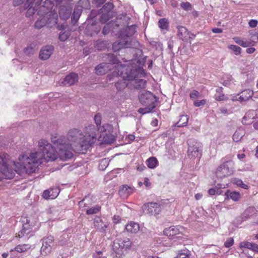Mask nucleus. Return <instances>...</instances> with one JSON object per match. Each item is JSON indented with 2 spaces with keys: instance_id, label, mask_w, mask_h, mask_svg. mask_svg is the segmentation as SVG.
Returning <instances> with one entry per match:
<instances>
[{
  "instance_id": "1",
  "label": "nucleus",
  "mask_w": 258,
  "mask_h": 258,
  "mask_svg": "<svg viewBox=\"0 0 258 258\" xmlns=\"http://www.w3.org/2000/svg\"><path fill=\"white\" fill-rule=\"evenodd\" d=\"M38 147L41 152H32L29 156L21 155L19 157V162L10 160L9 155L6 153H0V172L6 178L12 179L15 176V172L20 175L35 173L43 160L48 162L56 159L55 151L47 141L40 140Z\"/></svg>"
},
{
  "instance_id": "2",
  "label": "nucleus",
  "mask_w": 258,
  "mask_h": 258,
  "mask_svg": "<svg viewBox=\"0 0 258 258\" xmlns=\"http://www.w3.org/2000/svg\"><path fill=\"white\" fill-rule=\"evenodd\" d=\"M97 130L94 125H89L85 128L84 140L75 146V151L78 154H85L96 140Z\"/></svg>"
},
{
  "instance_id": "3",
  "label": "nucleus",
  "mask_w": 258,
  "mask_h": 258,
  "mask_svg": "<svg viewBox=\"0 0 258 258\" xmlns=\"http://www.w3.org/2000/svg\"><path fill=\"white\" fill-rule=\"evenodd\" d=\"M52 142L56 145L58 150V154L60 160L67 161L73 157L72 151H74V147L69 143H63L61 139H56V138L52 139Z\"/></svg>"
},
{
  "instance_id": "4",
  "label": "nucleus",
  "mask_w": 258,
  "mask_h": 258,
  "mask_svg": "<svg viewBox=\"0 0 258 258\" xmlns=\"http://www.w3.org/2000/svg\"><path fill=\"white\" fill-rule=\"evenodd\" d=\"M188 146L187 156L190 159H200L202 156V145L194 139H190L187 141Z\"/></svg>"
},
{
  "instance_id": "5",
  "label": "nucleus",
  "mask_w": 258,
  "mask_h": 258,
  "mask_svg": "<svg viewBox=\"0 0 258 258\" xmlns=\"http://www.w3.org/2000/svg\"><path fill=\"white\" fill-rule=\"evenodd\" d=\"M132 245V242L129 238L116 239L113 242V250L116 253V258H121L124 255L123 249H129Z\"/></svg>"
},
{
  "instance_id": "6",
  "label": "nucleus",
  "mask_w": 258,
  "mask_h": 258,
  "mask_svg": "<svg viewBox=\"0 0 258 258\" xmlns=\"http://www.w3.org/2000/svg\"><path fill=\"white\" fill-rule=\"evenodd\" d=\"M121 75L124 80L133 81L138 77H143L145 76V72L142 67H138L135 69L127 68L125 72H121Z\"/></svg>"
},
{
  "instance_id": "7",
  "label": "nucleus",
  "mask_w": 258,
  "mask_h": 258,
  "mask_svg": "<svg viewBox=\"0 0 258 258\" xmlns=\"http://www.w3.org/2000/svg\"><path fill=\"white\" fill-rule=\"evenodd\" d=\"M163 209V203L149 202L144 204L142 209L146 213L154 216L160 214Z\"/></svg>"
},
{
  "instance_id": "8",
  "label": "nucleus",
  "mask_w": 258,
  "mask_h": 258,
  "mask_svg": "<svg viewBox=\"0 0 258 258\" xmlns=\"http://www.w3.org/2000/svg\"><path fill=\"white\" fill-rule=\"evenodd\" d=\"M139 99L140 102L143 105H156L158 99L151 92L143 91L140 92L139 95Z\"/></svg>"
},
{
  "instance_id": "9",
  "label": "nucleus",
  "mask_w": 258,
  "mask_h": 258,
  "mask_svg": "<svg viewBox=\"0 0 258 258\" xmlns=\"http://www.w3.org/2000/svg\"><path fill=\"white\" fill-rule=\"evenodd\" d=\"M84 135L82 132L77 128H73L70 130L67 134L68 140L70 142H74V151H75V146L77 144H79L82 141L84 140Z\"/></svg>"
},
{
  "instance_id": "10",
  "label": "nucleus",
  "mask_w": 258,
  "mask_h": 258,
  "mask_svg": "<svg viewBox=\"0 0 258 258\" xmlns=\"http://www.w3.org/2000/svg\"><path fill=\"white\" fill-rule=\"evenodd\" d=\"M233 170L232 163L231 162H226L219 166L216 172V176L218 178H223L230 176L233 174Z\"/></svg>"
},
{
  "instance_id": "11",
  "label": "nucleus",
  "mask_w": 258,
  "mask_h": 258,
  "mask_svg": "<svg viewBox=\"0 0 258 258\" xmlns=\"http://www.w3.org/2000/svg\"><path fill=\"white\" fill-rule=\"evenodd\" d=\"M136 26L135 25H132L121 29L119 32V35H120L121 36H122L123 38H125L126 40H129L131 43L134 44V46H135L136 42L132 37L136 32Z\"/></svg>"
},
{
  "instance_id": "12",
  "label": "nucleus",
  "mask_w": 258,
  "mask_h": 258,
  "mask_svg": "<svg viewBox=\"0 0 258 258\" xmlns=\"http://www.w3.org/2000/svg\"><path fill=\"white\" fill-rule=\"evenodd\" d=\"M53 2L51 0H45L37 7V15L45 18V15L50 12L53 7Z\"/></svg>"
},
{
  "instance_id": "13",
  "label": "nucleus",
  "mask_w": 258,
  "mask_h": 258,
  "mask_svg": "<svg viewBox=\"0 0 258 258\" xmlns=\"http://www.w3.org/2000/svg\"><path fill=\"white\" fill-rule=\"evenodd\" d=\"M134 46V44L131 43L129 40H126L119 35V39L112 44V50L114 52H116L122 48L132 47Z\"/></svg>"
},
{
  "instance_id": "14",
  "label": "nucleus",
  "mask_w": 258,
  "mask_h": 258,
  "mask_svg": "<svg viewBox=\"0 0 258 258\" xmlns=\"http://www.w3.org/2000/svg\"><path fill=\"white\" fill-rule=\"evenodd\" d=\"M54 238L52 236H49L42 239V246L41 248V253L42 255H47L50 253L52 246L53 245Z\"/></svg>"
},
{
  "instance_id": "15",
  "label": "nucleus",
  "mask_w": 258,
  "mask_h": 258,
  "mask_svg": "<svg viewBox=\"0 0 258 258\" xmlns=\"http://www.w3.org/2000/svg\"><path fill=\"white\" fill-rule=\"evenodd\" d=\"M42 0H27L25 6L27 5L28 10L26 13L27 17L32 16L35 12H37L36 7H38Z\"/></svg>"
},
{
  "instance_id": "16",
  "label": "nucleus",
  "mask_w": 258,
  "mask_h": 258,
  "mask_svg": "<svg viewBox=\"0 0 258 258\" xmlns=\"http://www.w3.org/2000/svg\"><path fill=\"white\" fill-rule=\"evenodd\" d=\"M101 27L98 23H88L84 30L85 34L89 36L97 35L100 31Z\"/></svg>"
},
{
  "instance_id": "17",
  "label": "nucleus",
  "mask_w": 258,
  "mask_h": 258,
  "mask_svg": "<svg viewBox=\"0 0 258 258\" xmlns=\"http://www.w3.org/2000/svg\"><path fill=\"white\" fill-rule=\"evenodd\" d=\"M72 7L70 5H61L59 9L58 14L61 19H68L72 14Z\"/></svg>"
},
{
  "instance_id": "18",
  "label": "nucleus",
  "mask_w": 258,
  "mask_h": 258,
  "mask_svg": "<svg viewBox=\"0 0 258 258\" xmlns=\"http://www.w3.org/2000/svg\"><path fill=\"white\" fill-rule=\"evenodd\" d=\"M54 47L52 45H46L43 46L39 52V57L42 60H47L52 54Z\"/></svg>"
},
{
  "instance_id": "19",
  "label": "nucleus",
  "mask_w": 258,
  "mask_h": 258,
  "mask_svg": "<svg viewBox=\"0 0 258 258\" xmlns=\"http://www.w3.org/2000/svg\"><path fill=\"white\" fill-rule=\"evenodd\" d=\"M78 75L75 73H72L68 75L64 78L62 83L65 86H71L74 85L78 81Z\"/></svg>"
},
{
  "instance_id": "20",
  "label": "nucleus",
  "mask_w": 258,
  "mask_h": 258,
  "mask_svg": "<svg viewBox=\"0 0 258 258\" xmlns=\"http://www.w3.org/2000/svg\"><path fill=\"white\" fill-rule=\"evenodd\" d=\"M111 66V63H101L95 68V73L97 75H103L110 70Z\"/></svg>"
},
{
  "instance_id": "21",
  "label": "nucleus",
  "mask_w": 258,
  "mask_h": 258,
  "mask_svg": "<svg viewBox=\"0 0 258 258\" xmlns=\"http://www.w3.org/2000/svg\"><path fill=\"white\" fill-rule=\"evenodd\" d=\"M183 228L182 226H171L168 228H166L163 232L165 235L169 236L172 237L174 235L179 234L182 232Z\"/></svg>"
},
{
  "instance_id": "22",
  "label": "nucleus",
  "mask_w": 258,
  "mask_h": 258,
  "mask_svg": "<svg viewBox=\"0 0 258 258\" xmlns=\"http://www.w3.org/2000/svg\"><path fill=\"white\" fill-rule=\"evenodd\" d=\"M59 190L57 188H52L45 190L42 194V197L45 199H54L58 195Z\"/></svg>"
},
{
  "instance_id": "23",
  "label": "nucleus",
  "mask_w": 258,
  "mask_h": 258,
  "mask_svg": "<svg viewBox=\"0 0 258 258\" xmlns=\"http://www.w3.org/2000/svg\"><path fill=\"white\" fill-rule=\"evenodd\" d=\"M239 96L240 102H245L250 99L253 95V92L250 89H245L241 91Z\"/></svg>"
},
{
  "instance_id": "24",
  "label": "nucleus",
  "mask_w": 258,
  "mask_h": 258,
  "mask_svg": "<svg viewBox=\"0 0 258 258\" xmlns=\"http://www.w3.org/2000/svg\"><path fill=\"white\" fill-rule=\"evenodd\" d=\"M135 190L133 186H129L127 185H122L119 189V194L121 196H128L132 194Z\"/></svg>"
},
{
  "instance_id": "25",
  "label": "nucleus",
  "mask_w": 258,
  "mask_h": 258,
  "mask_svg": "<svg viewBox=\"0 0 258 258\" xmlns=\"http://www.w3.org/2000/svg\"><path fill=\"white\" fill-rule=\"evenodd\" d=\"M177 29L178 37L182 40H185L187 39L188 35L189 34V31L185 27L182 26H178Z\"/></svg>"
},
{
  "instance_id": "26",
  "label": "nucleus",
  "mask_w": 258,
  "mask_h": 258,
  "mask_svg": "<svg viewBox=\"0 0 258 258\" xmlns=\"http://www.w3.org/2000/svg\"><path fill=\"white\" fill-rule=\"evenodd\" d=\"M132 84L135 89L139 90L146 87L147 81L144 79L137 78L132 81Z\"/></svg>"
},
{
  "instance_id": "27",
  "label": "nucleus",
  "mask_w": 258,
  "mask_h": 258,
  "mask_svg": "<svg viewBox=\"0 0 258 258\" xmlns=\"http://www.w3.org/2000/svg\"><path fill=\"white\" fill-rule=\"evenodd\" d=\"M80 208L82 210L88 208L92 204V200L89 197H85L79 202Z\"/></svg>"
},
{
  "instance_id": "28",
  "label": "nucleus",
  "mask_w": 258,
  "mask_h": 258,
  "mask_svg": "<svg viewBox=\"0 0 258 258\" xmlns=\"http://www.w3.org/2000/svg\"><path fill=\"white\" fill-rule=\"evenodd\" d=\"M241 248H246L253 251L258 252V245L248 241H243L240 243Z\"/></svg>"
},
{
  "instance_id": "29",
  "label": "nucleus",
  "mask_w": 258,
  "mask_h": 258,
  "mask_svg": "<svg viewBox=\"0 0 258 258\" xmlns=\"http://www.w3.org/2000/svg\"><path fill=\"white\" fill-rule=\"evenodd\" d=\"M125 229L132 233H136L140 230V226L138 223L132 222L126 225Z\"/></svg>"
},
{
  "instance_id": "30",
  "label": "nucleus",
  "mask_w": 258,
  "mask_h": 258,
  "mask_svg": "<svg viewBox=\"0 0 258 258\" xmlns=\"http://www.w3.org/2000/svg\"><path fill=\"white\" fill-rule=\"evenodd\" d=\"M225 196H226L227 198L231 199L235 202L238 201L241 197L239 192L236 191H230L229 190L225 192Z\"/></svg>"
},
{
  "instance_id": "31",
  "label": "nucleus",
  "mask_w": 258,
  "mask_h": 258,
  "mask_svg": "<svg viewBox=\"0 0 258 258\" xmlns=\"http://www.w3.org/2000/svg\"><path fill=\"white\" fill-rule=\"evenodd\" d=\"M223 88L221 87H218L216 89V93L219 94V95H215V99L217 101H221L224 100H228V98L225 95V94L223 93Z\"/></svg>"
},
{
  "instance_id": "32",
  "label": "nucleus",
  "mask_w": 258,
  "mask_h": 258,
  "mask_svg": "<svg viewBox=\"0 0 258 258\" xmlns=\"http://www.w3.org/2000/svg\"><path fill=\"white\" fill-rule=\"evenodd\" d=\"M82 12V10L81 8L75 7L72 16V21L73 23H76L78 21Z\"/></svg>"
},
{
  "instance_id": "33",
  "label": "nucleus",
  "mask_w": 258,
  "mask_h": 258,
  "mask_svg": "<svg viewBox=\"0 0 258 258\" xmlns=\"http://www.w3.org/2000/svg\"><path fill=\"white\" fill-rule=\"evenodd\" d=\"M191 252L186 248L179 250L177 256L174 258H190Z\"/></svg>"
},
{
  "instance_id": "34",
  "label": "nucleus",
  "mask_w": 258,
  "mask_h": 258,
  "mask_svg": "<svg viewBox=\"0 0 258 258\" xmlns=\"http://www.w3.org/2000/svg\"><path fill=\"white\" fill-rule=\"evenodd\" d=\"M188 119L189 117L187 115H180L179 120L176 123V126L182 127L186 126L188 122Z\"/></svg>"
},
{
  "instance_id": "35",
  "label": "nucleus",
  "mask_w": 258,
  "mask_h": 258,
  "mask_svg": "<svg viewBox=\"0 0 258 258\" xmlns=\"http://www.w3.org/2000/svg\"><path fill=\"white\" fill-rule=\"evenodd\" d=\"M114 5L111 2L106 3L102 8L99 10L100 12L112 14V11L113 9Z\"/></svg>"
},
{
  "instance_id": "36",
  "label": "nucleus",
  "mask_w": 258,
  "mask_h": 258,
  "mask_svg": "<svg viewBox=\"0 0 258 258\" xmlns=\"http://www.w3.org/2000/svg\"><path fill=\"white\" fill-rule=\"evenodd\" d=\"M31 230L29 225L28 224H23L22 229L18 233V236L19 237H22L29 234Z\"/></svg>"
},
{
  "instance_id": "37",
  "label": "nucleus",
  "mask_w": 258,
  "mask_h": 258,
  "mask_svg": "<svg viewBox=\"0 0 258 258\" xmlns=\"http://www.w3.org/2000/svg\"><path fill=\"white\" fill-rule=\"evenodd\" d=\"M146 164L149 168L154 169L158 165V161L156 157H152L147 160Z\"/></svg>"
},
{
  "instance_id": "38",
  "label": "nucleus",
  "mask_w": 258,
  "mask_h": 258,
  "mask_svg": "<svg viewBox=\"0 0 258 258\" xmlns=\"http://www.w3.org/2000/svg\"><path fill=\"white\" fill-rule=\"evenodd\" d=\"M99 13L101 14L99 18V21L102 24H105L112 17V14L101 12L100 11Z\"/></svg>"
},
{
  "instance_id": "39",
  "label": "nucleus",
  "mask_w": 258,
  "mask_h": 258,
  "mask_svg": "<svg viewBox=\"0 0 258 258\" xmlns=\"http://www.w3.org/2000/svg\"><path fill=\"white\" fill-rule=\"evenodd\" d=\"M70 35H71V32L68 29L61 30V32H60V34L59 35V39L61 41H65L69 38Z\"/></svg>"
},
{
  "instance_id": "40",
  "label": "nucleus",
  "mask_w": 258,
  "mask_h": 258,
  "mask_svg": "<svg viewBox=\"0 0 258 258\" xmlns=\"http://www.w3.org/2000/svg\"><path fill=\"white\" fill-rule=\"evenodd\" d=\"M126 80L123 78L122 80H119L115 83V86L118 91H122L125 88L127 85Z\"/></svg>"
},
{
  "instance_id": "41",
  "label": "nucleus",
  "mask_w": 258,
  "mask_h": 258,
  "mask_svg": "<svg viewBox=\"0 0 258 258\" xmlns=\"http://www.w3.org/2000/svg\"><path fill=\"white\" fill-rule=\"evenodd\" d=\"M144 108H140L138 110V112L142 114L151 112L152 110L155 108L156 105H145Z\"/></svg>"
},
{
  "instance_id": "42",
  "label": "nucleus",
  "mask_w": 258,
  "mask_h": 258,
  "mask_svg": "<svg viewBox=\"0 0 258 258\" xmlns=\"http://www.w3.org/2000/svg\"><path fill=\"white\" fill-rule=\"evenodd\" d=\"M158 26L162 30H167L169 27V22L165 18L160 19L158 21Z\"/></svg>"
},
{
  "instance_id": "43",
  "label": "nucleus",
  "mask_w": 258,
  "mask_h": 258,
  "mask_svg": "<svg viewBox=\"0 0 258 258\" xmlns=\"http://www.w3.org/2000/svg\"><path fill=\"white\" fill-rule=\"evenodd\" d=\"M76 7L81 8L82 10L83 9H90V4L89 0H79Z\"/></svg>"
},
{
  "instance_id": "44",
  "label": "nucleus",
  "mask_w": 258,
  "mask_h": 258,
  "mask_svg": "<svg viewBox=\"0 0 258 258\" xmlns=\"http://www.w3.org/2000/svg\"><path fill=\"white\" fill-rule=\"evenodd\" d=\"M34 47L35 45L34 44H29L26 48H24V53L26 55L29 56L33 54L35 52Z\"/></svg>"
},
{
  "instance_id": "45",
  "label": "nucleus",
  "mask_w": 258,
  "mask_h": 258,
  "mask_svg": "<svg viewBox=\"0 0 258 258\" xmlns=\"http://www.w3.org/2000/svg\"><path fill=\"white\" fill-rule=\"evenodd\" d=\"M101 210V206L96 205L93 208H89L86 211L87 215H92L98 213Z\"/></svg>"
},
{
  "instance_id": "46",
  "label": "nucleus",
  "mask_w": 258,
  "mask_h": 258,
  "mask_svg": "<svg viewBox=\"0 0 258 258\" xmlns=\"http://www.w3.org/2000/svg\"><path fill=\"white\" fill-rule=\"evenodd\" d=\"M108 165V160L107 159H102L100 160L98 168L100 170H104Z\"/></svg>"
},
{
  "instance_id": "47",
  "label": "nucleus",
  "mask_w": 258,
  "mask_h": 258,
  "mask_svg": "<svg viewBox=\"0 0 258 258\" xmlns=\"http://www.w3.org/2000/svg\"><path fill=\"white\" fill-rule=\"evenodd\" d=\"M234 40L237 44L243 47H247L249 45V43L247 41L241 40L238 37L234 38Z\"/></svg>"
},
{
  "instance_id": "48",
  "label": "nucleus",
  "mask_w": 258,
  "mask_h": 258,
  "mask_svg": "<svg viewBox=\"0 0 258 258\" xmlns=\"http://www.w3.org/2000/svg\"><path fill=\"white\" fill-rule=\"evenodd\" d=\"M46 24V21L45 18L43 17L42 19L38 20L35 23L34 26L37 29H41Z\"/></svg>"
},
{
  "instance_id": "49",
  "label": "nucleus",
  "mask_w": 258,
  "mask_h": 258,
  "mask_svg": "<svg viewBox=\"0 0 258 258\" xmlns=\"http://www.w3.org/2000/svg\"><path fill=\"white\" fill-rule=\"evenodd\" d=\"M97 128V131L100 133H104L109 130L111 128V126L107 123L103 124L102 125H100Z\"/></svg>"
},
{
  "instance_id": "50",
  "label": "nucleus",
  "mask_w": 258,
  "mask_h": 258,
  "mask_svg": "<svg viewBox=\"0 0 258 258\" xmlns=\"http://www.w3.org/2000/svg\"><path fill=\"white\" fill-rule=\"evenodd\" d=\"M228 48L233 51L236 55H238L241 53V48L239 46L235 45H230L228 46Z\"/></svg>"
},
{
  "instance_id": "51",
  "label": "nucleus",
  "mask_w": 258,
  "mask_h": 258,
  "mask_svg": "<svg viewBox=\"0 0 258 258\" xmlns=\"http://www.w3.org/2000/svg\"><path fill=\"white\" fill-rule=\"evenodd\" d=\"M181 8L185 11L192 10V5L189 2H182L180 4Z\"/></svg>"
},
{
  "instance_id": "52",
  "label": "nucleus",
  "mask_w": 258,
  "mask_h": 258,
  "mask_svg": "<svg viewBox=\"0 0 258 258\" xmlns=\"http://www.w3.org/2000/svg\"><path fill=\"white\" fill-rule=\"evenodd\" d=\"M242 137L243 135L242 134L236 131L233 135V140L234 142H237L240 140Z\"/></svg>"
},
{
  "instance_id": "53",
  "label": "nucleus",
  "mask_w": 258,
  "mask_h": 258,
  "mask_svg": "<svg viewBox=\"0 0 258 258\" xmlns=\"http://www.w3.org/2000/svg\"><path fill=\"white\" fill-rule=\"evenodd\" d=\"M95 122L96 124L97 127L101 125V115L99 113L96 114L94 116Z\"/></svg>"
},
{
  "instance_id": "54",
  "label": "nucleus",
  "mask_w": 258,
  "mask_h": 258,
  "mask_svg": "<svg viewBox=\"0 0 258 258\" xmlns=\"http://www.w3.org/2000/svg\"><path fill=\"white\" fill-rule=\"evenodd\" d=\"M207 100L206 99H203L201 100H196L194 102V106L196 107H200L204 106L206 104Z\"/></svg>"
},
{
  "instance_id": "55",
  "label": "nucleus",
  "mask_w": 258,
  "mask_h": 258,
  "mask_svg": "<svg viewBox=\"0 0 258 258\" xmlns=\"http://www.w3.org/2000/svg\"><path fill=\"white\" fill-rule=\"evenodd\" d=\"M26 245H18L15 248V250L17 252L21 253L25 251L27 249Z\"/></svg>"
},
{
  "instance_id": "56",
  "label": "nucleus",
  "mask_w": 258,
  "mask_h": 258,
  "mask_svg": "<svg viewBox=\"0 0 258 258\" xmlns=\"http://www.w3.org/2000/svg\"><path fill=\"white\" fill-rule=\"evenodd\" d=\"M234 240L233 238H228L224 243V245L226 247H230L233 245Z\"/></svg>"
},
{
  "instance_id": "57",
  "label": "nucleus",
  "mask_w": 258,
  "mask_h": 258,
  "mask_svg": "<svg viewBox=\"0 0 258 258\" xmlns=\"http://www.w3.org/2000/svg\"><path fill=\"white\" fill-rule=\"evenodd\" d=\"M111 27L109 24H106L103 27L102 30V33L105 35L108 34L110 31Z\"/></svg>"
},
{
  "instance_id": "58",
  "label": "nucleus",
  "mask_w": 258,
  "mask_h": 258,
  "mask_svg": "<svg viewBox=\"0 0 258 258\" xmlns=\"http://www.w3.org/2000/svg\"><path fill=\"white\" fill-rule=\"evenodd\" d=\"M200 96V93L197 90H194L189 94L190 98L191 99H195Z\"/></svg>"
},
{
  "instance_id": "59",
  "label": "nucleus",
  "mask_w": 258,
  "mask_h": 258,
  "mask_svg": "<svg viewBox=\"0 0 258 258\" xmlns=\"http://www.w3.org/2000/svg\"><path fill=\"white\" fill-rule=\"evenodd\" d=\"M106 0H94L93 4L96 7H100L102 4L105 2Z\"/></svg>"
},
{
  "instance_id": "60",
  "label": "nucleus",
  "mask_w": 258,
  "mask_h": 258,
  "mask_svg": "<svg viewBox=\"0 0 258 258\" xmlns=\"http://www.w3.org/2000/svg\"><path fill=\"white\" fill-rule=\"evenodd\" d=\"M257 21L255 20H251L248 22V25L251 28H254L256 26Z\"/></svg>"
},
{
  "instance_id": "61",
  "label": "nucleus",
  "mask_w": 258,
  "mask_h": 258,
  "mask_svg": "<svg viewBox=\"0 0 258 258\" xmlns=\"http://www.w3.org/2000/svg\"><path fill=\"white\" fill-rule=\"evenodd\" d=\"M106 44V41L98 40V41H96V45L97 48L99 49V48L100 47V45L104 46Z\"/></svg>"
},
{
  "instance_id": "62",
  "label": "nucleus",
  "mask_w": 258,
  "mask_h": 258,
  "mask_svg": "<svg viewBox=\"0 0 258 258\" xmlns=\"http://www.w3.org/2000/svg\"><path fill=\"white\" fill-rule=\"evenodd\" d=\"M233 183L239 186H240L242 184L243 181L239 178H234L233 181Z\"/></svg>"
},
{
  "instance_id": "63",
  "label": "nucleus",
  "mask_w": 258,
  "mask_h": 258,
  "mask_svg": "<svg viewBox=\"0 0 258 258\" xmlns=\"http://www.w3.org/2000/svg\"><path fill=\"white\" fill-rule=\"evenodd\" d=\"M112 220L114 223L117 224L120 223L121 218L119 216L114 215Z\"/></svg>"
},
{
  "instance_id": "64",
  "label": "nucleus",
  "mask_w": 258,
  "mask_h": 258,
  "mask_svg": "<svg viewBox=\"0 0 258 258\" xmlns=\"http://www.w3.org/2000/svg\"><path fill=\"white\" fill-rule=\"evenodd\" d=\"M102 254L101 251H96L93 254V258H100Z\"/></svg>"
}]
</instances>
